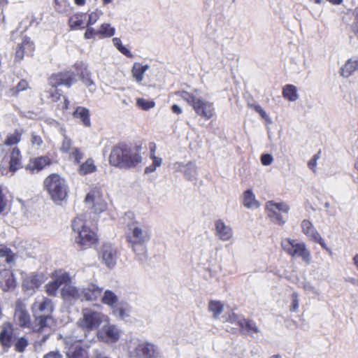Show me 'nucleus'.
<instances>
[{"label": "nucleus", "instance_id": "36", "mask_svg": "<svg viewBox=\"0 0 358 358\" xmlns=\"http://www.w3.org/2000/svg\"><path fill=\"white\" fill-rule=\"evenodd\" d=\"M80 78L90 92H94L96 90V85L91 78L90 73L87 70L81 73Z\"/></svg>", "mask_w": 358, "mask_h": 358}, {"label": "nucleus", "instance_id": "5", "mask_svg": "<svg viewBox=\"0 0 358 358\" xmlns=\"http://www.w3.org/2000/svg\"><path fill=\"white\" fill-rule=\"evenodd\" d=\"M127 352L130 358H159L158 348L152 343L139 339H131L127 344Z\"/></svg>", "mask_w": 358, "mask_h": 358}, {"label": "nucleus", "instance_id": "34", "mask_svg": "<svg viewBox=\"0 0 358 358\" xmlns=\"http://www.w3.org/2000/svg\"><path fill=\"white\" fill-rule=\"evenodd\" d=\"M0 257L4 259L6 263L11 265L14 264L16 255L10 248L0 245Z\"/></svg>", "mask_w": 358, "mask_h": 358}, {"label": "nucleus", "instance_id": "22", "mask_svg": "<svg viewBox=\"0 0 358 358\" xmlns=\"http://www.w3.org/2000/svg\"><path fill=\"white\" fill-rule=\"evenodd\" d=\"M50 164L51 160L49 157H39L31 159L27 166V169L32 172H38Z\"/></svg>", "mask_w": 358, "mask_h": 358}, {"label": "nucleus", "instance_id": "37", "mask_svg": "<svg viewBox=\"0 0 358 358\" xmlns=\"http://www.w3.org/2000/svg\"><path fill=\"white\" fill-rule=\"evenodd\" d=\"M130 312V308L127 304H120L116 305L113 308V313L115 316L124 320L127 317H129V313Z\"/></svg>", "mask_w": 358, "mask_h": 358}, {"label": "nucleus", "instance_id": "53", "mask_svg": "<svg viewBox=\"0 0 358 358\" xmlns=\"http://www.w3.org/2000/svg\"><path fill=\"white\" fill-rule=\"evenodd\" d=\"M29 87L28 83L25 80H22L19 82L15 88L13 89V94H17L18 92L27 89Z\"/></svg>", "mask_w": 358, "mask_h": 358}, {"label": "nucleus", "instance_id": "1", "mask_svg": "<svg viewBox=\"0 0 358 358\" xmlns=\"http://www.w3.org/2000/svg\"><path fill=\"white\" fill-rule=\"evenodd\" d=\"M52 310V303L49 299L43 296L36 297L31 306V311L34 317L31 329L35 331H39L43 328L52 325L53 324V319L51 317Z\"/></svg>", "mask_w": 358, "mask_h": 358}, {"label": "nucleus", "instance_id": "62", "mask_svg": "<svg viewBox=\"0 0 358 358\" xmlns=\"http://www.w3.org/2000/svg\"><path fill=\"white\" fill-rule=\"evenodd\" d=\"M157 167H155L152 164L149 166L146 167L145 170V173H150L154 172L156 170Z\"/></svg>", "mask_w": 358, "mask_h": 358}, {"label": "nucleus", "instance_id": "28", "mask_svg": "<svg viewBox=\"0 0 358 358\" xmlns=\"http://www.w3.org/2000/svg\"><path fill=\"white\" fill-rule=\"evenodd\" d=\"M73 117L79 119L80 122L85 127H90L91 124L89 110L84 107H77L73 112Z\"/></svg>", "mask_w": 358, "mask_h": 358}, {"label": "nucleus", "instance_id": "17", "mask_svg": "<svg viewBox=\"0 0 358 358\" xmlns=\"http://www.w3.org/2000/svg\"><path fill=\"white\" fill-rule=\"evenodd\" d=\"M61 295L66 301H83L82 289L71 284V280L69 282L64 283L61 290Z\"/></svg>", "mask_w": 358, "mask_h": 358}, {"label": "nucleus", "instance_id": "55", "mask_svg": "<svg viewBox=\"0 0 358 358\" xmlns=\"http://www.w3.org/2000/svg\"><path fill=\"white\" fill-rule=\"evenodd\" d=\"M273 161V157L269 154H264L261 157V162L263 165L268 166Z\"/></svg>", "mask_w": 358, "mask_h": 358}, {"label": "nucleus", "instance_id": "14", "mask_svg": "<svg viewBox=\"0 0 358 358\" xmlns=\"http://www.w3.org/2000/svg\"><path fill=\"white\" fill-rule=\"evenodd\" d=\"M85 201L95 214H99L107 208V203L103 199L101 191L97 189H92L87 194Z\"/></svg>", "mask_w": 358, "mask_h": 358}, {"label": "nucleus", "instance_id": "26", "mask_svg": "<svg viewBox=\"0 0 358 358\" xmlns=\"http://www.w3.org/2000/svg\"><path fill=\"white\" fill-rule=\"evenodd\" d=\"M66 356L68 358H88L86 350L82 348L78 343L68 347Z\"/></svg>", "mask_w": 358, "mask_h": 358}, {"label": "nucleus", "instance_id": "38", "mask_svg": "<svg viewBox=\"0 0 358 358\" xmlns=\"http://www.w3.org/2000/svg\"><path fill=\"white\" fill-rule=\"evenodd\" d=\"M208 309L213 313V317L217 319L223 312L224 305L220 301H211L209 303Z\"/></svg>", "mask_w": 358, "mask_h": 358}, {"label": "nucleus", "instance_id": "50", "mask_svg": "<svg viewBox=\"0 0 358 358\" xmlns=\"http://www.w3.org/2000/svg\"><path fill=\"white\" fill-rule=\"evenodd\" d=\"M27 340L24 337H22L16 341L15 344V350L19 352H22L24 350L25 348L27 346Z\"/></svg>", "mask_w": 358, "mask_h": 358}, {"label": "nucleus", "instance_id": "61", "mask_svg": "<svg viewBox=\"0 0 358 358\" xmlns=\"http://www.w3.org/2000/svg\"><path fill=\"white\" fill-rule=\"evenodd\" d=\"M318 238H314L313 239L314 241L320 244V245L323 248H325V249H327V247H326V245L322 239V238L320 236V234H318Z\"/></svg>", "mask_w": 358, "mask_h": 358}, {"label": "nucleus", "instance_id": "15", "mask_svg": "<svg viewBox=\"0 0 358 358\" xmlns=\"http://www.w3.org/2000/svg\"><path fill=\"white\" fill-rule=\"evenodd\" d=\"M215 235L222 241H229L233 237V229L222 220H217L215 222Z\"/></svg>", "mask_w": 358, "mask_h": 358}, {"label": "nucleus", "instance_id": "40", "mask_svg": "<svg viewBox=\"0 0 358 358\" xmlns=\"http://www.w3.org/2000/svg\"><path fill=\"white\" fill-rule=\"evenodd\" d=\"M242 324L243 325L241 327L244 328L250 334L259 332L258 327L253 320L244 318Z\"/></svg>", "mask_w": 358, "mask_h": 358}, {"label": "nucleus", "instance_id": "31", "mask_svg": "<svg viewBox=\"0 0 358 358\" xmlns=\"http://www.w3.org/2000/svg\"><path fill=\"white\" fill-rule=\"evenodd\" d=\"M243 205L248 208H257L259 203L256 200L253 192L248 189L243 194Z\"/></svg>", "mask_w": 358, "mask_h": 358}, {"label": "nucleus", "instance_id": "16", "mask_svg": "<svg viewBox=\"0 0 358 358\" xmlns=\"http://www.w3.org/2000/svg\"><path fill=\"white\" fill-rule=\"evenodd\" d=\"M71 280V278L67 273H62L60 274H57L53 278V280L49 282L45 285V291L50 296H55L59 287L62 285H64V283L69 282Z\"/></svg>", "mask_w": 358, "mask_h": 358}, {"label": "nucleus", "instance_id": "24", "mask_svg": "<svg viewBox=\"0 0 358 358\" xmlns=\"http://www.w3.org/2000/svg\"><path fill=\"white\" fill-rule=\"evenodd\" d=\"M0 287L7 291L15 287V281L13 273L9 270L0 271Z\"/></svg>", "mask_w": 358, "mask_h": 358}, {"label": "nucleus", "instance_id": "56", "mask_svg": "<svg viewBox=\"0 0 358 358\" xmlns=\"http://www.w3.org/2000/svg\"><path fill=\"white\" fill-rule=\"evenodd\" d=\"M99 35L97 31H95L93 28L87 27V29L84 34L86 39L94 38L95 36Z\"/></svg>", "mask_w": 358, "mask_h": 358}, {"label": "nucleus", "instance_id": "30", "mask_svg": "<svg viewBox=\"0 0 358 358\" xmlns=\"http://www.w3.org/2000/svg\"><path fill=\"white\" fill-rule=\"evenodd\" d=\"M282 96L289 101H295L299 99L298 90L293 85H286L282 89Z\"/></svg>", "mask_w": 358, "mask_h": 358}, {"label": "nucleus", "instance_id": "20", "mask_svg": "<svg viewBox=\"0 0 358 358\" xmlns=\"http://www.w3.org/2000/svg\"><path fill=\"white\" fill-rule=\"evenodd\" d=\"M102 290V288L94 283L88 284L86 287L82 289L83 301H96L101 296Z\"/></svg>", "mask_w": 358, "mask_h": 358}, {"label": "nucleus", "instance_id": "44", "mask_svg": "<svg viewBox=\"0 0 358 358\" xmlns=\"http://www.w3.org/2000/svg\"><path fill=\"white\" fill-rule=\"evenodd\" d=\"M75 147H72V141L67 136H64V140L61 146V151L65 153H70Z\"/></svg>", "mask_w": 358, "mask_h": 358}, {"label": "nucleus", "instance_id": "32", "mask_svg": "<svg viewBox=\"0 0 358 358\" xmlns=\"http://www.w3.org/2000/svg\"><path fill=\"white\" fill-rule=\"evenodd\" d=\"M301 229L302 231L310 238L312 240L314 238H319L318 234H320L315 229L313 224L306 220H304L301 222Z\"/></svg>", "mask_w": 358, "mask_h": 358}, {"label": "nucleus", "instance_id": "21", "mask_svg": "<svg viewBox=\"0 0 358 358\" xmlns=\"http://www.w3.org/2000/svg\"><path fill=\"white\" fill-rule=\"evenodd\" d=\"M45 281L43 273H31L23 280V287L27 290H34Z\"/></svg>", "mask_w": 358, "mask_h": 358}, {"label": "nucleus", "instance_id": "10", "mask_svg": "<svg viewBox=\"0 0 358 358\" xmlns=\"http://www.w3.org/2000/svg\"><path fill=\"white\" fill-rule=\"evenodd\" d=\"M22 168V155L17 148H12L1 159L0 171L3 175H13Z\"/></svg>", "mask_w": 358, "mask_h": 358}, {"label": "nucleus", "instance_id": "18", "mask_svg": "<svg viewBox=\"0 0 358 358\" xmlns=\"http://www.w3.org/2000/svg\"><path fill=\"white\" fill-rule=\"evenodd\" d=\"M15 320L21 327H29L30 315L27 310L26 306L22 301H17L16 303L15 312Z\"/></svg>", "mask_w": 358, "mask_h": 358}, {"label": "nucleus", "instance_id": "58", "mask_svg": "<svg viewBox=\"0 0 358 358\" xmlns=\"http://www.w3.org/2000/svg\"><path fill=\"white\" fill-rule=\"evenodd\" d=\"M319 159V156L317 155H315L308 162V166L309 169L314 170L315 167L317 165V161Z\"/></svg>", "mask_w": 358, "mask_h": 358}, {"label": "nucleus", "instance_id": "35", "mask_svg": "<svg viewBox=\"0 0 358 358\" xmlns=\"http://www.w3.org/2000/svg\"><path fill=\"white\" fill-rule=\"evenodd\" d=\"M101 301L109 306L114 308L118 301L117 295L110 290H106L101 299Z\"/></svg>", "mask_w": 358, "mask_h": 358}, {"label": "nucleus", "instance_id": "48", "mask_svg": "<svg viewBox=\"0 0 358 358\" xmlns=\"http://www.w3.org/2000/svg\"><path fill=\"white\" fill-rule=\"evenodd\" d=\"M101 15L102 12L99 10H96L95 11L92 12L89 15V20L87 24V27H90L96 23Z\"/></svg>", "mask_w": 358, "mask_h": 358}, {"label": "nucleus", "instance_id": "42", "mask_svg": "<svg viewBox=\"0 0 358 358\" xmlns=\"http://www.w3.org/2000/svg\"><path fill=\"white\" fill-rule=\"evenodd\" d=\"M136 105L143 110H147L154 108L155 106V103L153 101H149L145 99L138 98L136 99Z\"/></svg>", "mask_w": 358, "mask_h": 358}, {"label": "nucleus", "instance_id": "45", "mask_svg": "<svg viewBox=\"0 0 358 358\" xmlns=\"http://www.w3.org/2000/svg\"><path fill=\"white\" fill-rule=\"evenodd\" d=\"M244 318L241 317V315H238L234 313H231L229 314L228 317L227 318L226 321H228L231 322V324H236L240 327L241 325H243Z\"/></svg>", "mask_w": 358, "mask_h": 358}, {"label": "nucleus", "instance_id": "39", "mask_svg": "<svg viewBox=\"0 0 358 358\" xmlns=\"http://www.w3.org/2000/svg\"><path fill=\"white\" fill-rule=\"evenodd\" d=\"M97 34L100 35V38H109L115 34V28L110 24L104 23L101 25Z\"/></svg>", "mask_w": 358, "mask_h": 358}, {"label": "nucleus", "instance_id": "3", "mask_svg": "<svg viewBox=\"0 0 358 358\" xmlns=\"http://www.w3.org/2000/svg\"><path fill=\"white\" fill-rule=\"evenodd\" d=\"M196 93L197 90L194 93L182 91L177 92V94L190 105L198 115L208 120L211 118L215 113L213 103L198 96Z\"/></svg>", "mask_w": 358, "mask_h": 358}, {"label": "nucleus", "instance_id": "47", "mask_svg": "<svg viewBox=\"0 0 358 358\" xmlns=\"http://www.w3.org/2000/svg\"><path fill=\"white\" fill-rule=\"evenodd\" d=\"M10 340V333L7 330L3 329L0 334V342L2 344V345L4 347H9Z\"/></svg>", "mask_w": 358, "mask_h": 358}, {"label": "nucleus", "instance_id": "4", "mask_svg": "<svg viewBox=\"0 0 358 358\" xmlns=\"http://www.w3.org/2000/svg\"><path fill=\"white\" fill-rule=\"evenodd\" d=\"M150 239L149 231L138 222L128 225L127 240L134 252H145V245Z\"/></svg>", "mask_w": 358, "mask_h": 358}, {"label": "nucleus", "instance_id": "51", "mask_svg": "<svg viewBox=\"0 0 358 358\" xmlns=\"http://www.w3.org/2000/svg\"><path fill=\"white\" fill-rule=\"evenodd\" d=\"M69 24L71 29H83L85 27L82 26L83 24V21L80 20L78 17H71L69 20Z\"/></svg>", "mask_w": 358, "mask_h": 358}, {"label": "nucleus", "instance_id": "12", "mask_svg": "<svg viewBox=\"0 0 358 358\" xmlns=\"http://www.w3.org/2000/svg\"><path fill=\"white\" fill-rule=\"evenodd\" d=\"M75 81V76L73 73L64 72L52 75L49 79V84L52 87L50 92V98L52 101H57L60 98V94L56 89L58 85L70 87Z\"/></svg>", "mask_w": 358, "mask_h": 358}, {"label": "nucleus", "instance_id": "33", "mask_svg": "<svg viewBox=\"0 0 358 358\" xmlns=\"http://www.w3.org/2000/svg\"><path fill=\"white\" fill-rule=\"evenodd\" d=\"M96 171V166L92 159H87L84 163L81 164L78 168V173L82 176L92 173Z\"/></svg>", "mask_w": 358, "mask_h": 358}, {"label": "nucleus", "instance_id": "59", "mask_svg": "<svg viewBox=\"0 0 358 358\" xmlns=\"http://www.w3.org/2000/svg\"><path fill=\"white\" fill-rule=\"evenodd\" d=\"M43 358H62V355L59 352H50L45 355Z\"/></svg>", "mask_w": 358, "mask_h": 358}, {"label": "nucleus", "instance_id": "2", "mask_svg": "<svg viewBox=\"0 0 358 358\" xmlns=\"http://www.w3.org/2000/svg\"><path fill=\"white\" fill-rule=\"evenodd\" d=\"M109 161L113 166L130 168L140 163L141 157L136 149H131L126 145H118L112 150Z\"/></svg>", "mask_w": 358, "mask_h": 358}, {"label": "nucleus", "instance_id": "11", "mask_svg": "<svg viewBox=\"0 0 358 358\" xmlns=\"http://www.w3.org/2000/svg\"><path fill=\"white\" fill-rule=\"evenodd\" d=\"M265 210L271 220L279 225L285 223L289 206L284 202L275 203L269 201L266 203Z\"/></svg>", "mask_w": 358, "mask_h": 358}, {"label": "nucleus", "instance_id": "41", "mask_svg": "<svg viewBox=\"0 0 358 358\" xmlns=\"http://www.w3.org/2000/svg\"><path fill=\"white\" fill-rule=\"evenodd\" d=\"M113 43L121 53L130 58L133 57L130 50L122 44V41L119 38H113Z\"/></svg>", "mask_w": 358, "mask_h": 358}, {"label": "nucleus", "instance_id": "43", "mask_svg": "<svg viewBox=\"0 0 358 358\" xmlns=\"http://www.w3.org/2000/svg\"><path fill=\"white\" fill-rule=\"evenodd\" d=\"M21 140V134L18 132H15L7 136L5 140L4 145H13L18 143Z\"/></svg>", "mask_w": 358, "mask_h": 358}, {"label": "nucleus", "instance_id": "64", "mask_svg": "<svg viewBox=\"0 0 358 358\" xmlns=\"http://www.w3.org/2000/svg\"><path fill=\"white\" fill-rule=\"evenodd\" d=\"M259 114L261 115V117L264 120H265L266 121H269L270 120V118H269L268 115L266 114V113L263 109H262V110Z\"/></svg>", "mask_w": 358, "mask_h": 358}, {"label": "nucleus", "instance_id": "57", "mask_svg": "<svg viewBox=\"0 0 358 358\" xmlns=\"http://www.w3.org/2000/svg\"><path fill=\"white\" fill-rule=\"evenodd\" d=\"M155 150H152V152H154ZM151 158L152 159V164L155 166V167H159L161 166L162 164V158H159V157H157L156 156H155L153 155V153H152L151 155Z\"/></svg>", "mask_w": 358, "mask_h": 358}, {"label": "nucleus", "instance_id": "7", "mask_svg": "<svg viewBox=\"0 0 358 358\" xmlns=\"http://www.w3.org/2000/svg\"><path fill=\"white\" fill-rule=\"evenodd\" d=\"M86 222L83 215L77 216L72 222V229L78 234L76 242L83 248L92 246L96 241V234L86 226Z\"/></svg>", "mask_w": 358, "mask_h": 358}, {"label": "nucleus", "instance_id": "29", "mask_svg": "<svg viewBox=\"0 0 358 358\" xmlns=\"http://www.w3.org/2000/svg\"><path fill=\"white\" fill-rule=\"evenodd\" d=\"M148 69L149 66L148 64L142 65L140 63L134 64L131 69V73L133 78L137 83H140L143 81L144 73Z\"/></svg>", "mask_w": 358, "mask_h": 358}, {"label": "nucleus", "instance_id": "27", "mask_svg": "<svg viewBox=\"0 0 358 358\" xmlns=\"http://www.w3.org/2000/svg\"><path fill=\"white\" fill-rule=\"evenodd\" d=\"M357 70H358V58L352 57L349 59L341 68V75L348 78Z\"/></svg>", "mask_w": 358, "mask_h": 358}, {"label": "nucleus", "instance_id": "60", "mask_svg": "<svg viewBox=\"0 0 358 358\" xmlns=\"http://www.w3.org/2000/svg\"><path fill=\"white\" fill-rule=\"evenodd\" d=\"M171 110L173 113L180 115L182 113V109L180 106L177 104H174L171 107Z\"/></svg>", "mask_w": 358, "mask_h": 358}, {"label": "nucleus", "instance_id": "13", "mask_svg": "<svg viewBox=\"0 0 358 358\" xmlns=\"http://www.w3.org/2000/svg\"><path fill=\"white\" fill-rule=\"evenodd\" d=\"M104 324L96 332L98 339L106 343L117 342L121 335L120 329L116 325L109 324L108 322Z\"/></svg>", "mask_w": 358, "mask_h": 358}, {"label": "nucleus", "instance_id": "63", "mask_svg": "<svg viewBox=\"0 0 358 358\" xmlns=\"http://www.w3.org/2000/svg\"><path fill=\"white\" fill-rule=\"evenodd\" d=\"M346 281L347 282H349L350 283H351L352 285H355V286H357L358 285V280L354 278H348L346 279Z\"/></svg>", "mask_w": 358, "mask_h": 358}, {"label": "nucleus", "instance_id": "19", "mask_svg": "<svg viewBox=\"0 0 358 358\" xmlns=\"http://www.w3.org/2000/svg\"><path fill=\"white\" fill-rule=\"evenodd\" d=\"M103 262L108 267H113L116 263L117 252L115 248L110 244H104L100 252Z\"/></svg>", "mask_w": 358, "mask_h": 358}, {"label": "nucleus", "instance_id": "23", "mask_svg": "<svg viewBox=\"0 0 358 358\" xmlns=\"http://www.w3.org/2000/svg\"><path fill=\"white\" fill-rule=\"evenodd\" d=\"M34 50V45L29 38L22 39V42L18 44L15 51V57L20 60L23 58L24 54L30 55Z\"/></svg>", "mask_w": 358, "mask_h": 358}, {"label": "nucleus", "instance_id": "25", "mask_svg": "<svg viewBox=\"0 0 358 358\" xmlns=\"http://www.w3.org/2000/svg\"><path fill=\"white\" fill-rule=\"evenodd\" d=\"M175 168L184 173L186 178L189 180H194L196 176V167L192 162L186 164L182 163L175 164Z\"/></svg>", "mask_w": 358, "mask_h": 358}, {"label": "nucleus", "instance_id": "9", "mask_svg": "<svg viewBox=\"0 0 358 358\" xmlns=\"http://www.w3.org/2000/svg\"><path fill=\"white\" fill-rule=\"evenodd\" d=\"M281 246L292 257H299L307 264L310 262L311 255L304 243L287 238L282 240Z\"/></svg>", "mask_w": 358, "mask_h": 358}, {"label": "nucleus", "instance_id": "8", "mask_svg": "<svg viewBox=\"0 0 358 358\" xmlns=\"http://www.w3.org/2000/svg\"><path fill=\"white\" fill-rule=\"evenodd\" d=\"M44 185L54 202L58 203L67 197L68 186L60 176L51 174L48 176L44 181Z\"/></svg>", "mask_w": 358, "mask_h": 358}, {"label": "nucleus", "instance_id": "54", "mask_svg": "<svg viewBox=\"0 0 358 358\" xmlns=\"http://www.w3.org/2000/svg\"><path fill=\"white\" fill-rule=\"evenodd\" d=\"M292 304L290 308V310L292 312H296L299 306V294L296 292H294L292 294Z\"/></svg>", "mask_w": 358, "mask_h": 358}, {"label": "nucleus", "instance_id": "49", "mask_svg": "<svg viewBox=\"0 0 358 358\" xmlns=\"http://www.w3.org/2000/svg\"><path fill=\"white\" fill-rule=\"evenodd\" d=\"M302 287L308 293H311L315 295L320 294V291L308 281L303 282Z\"/></svg>", "mask_w": 358, "mask_h": 358}, {"label": "nucleus", "instance_id": "52", "mask_svg": "<svg viewBox=\"0 0 358 358\" xmlns=\"http://www.w3.org/2000/svg\"><path fill=\"white\" fill-rule=\"evenodd\" d=\"M31 143L33 146H36L38 148L41 147L43 141L40 136L37 135L36 133H32L31 136Z\"/></svg>", "mask_w": 358, "mask_h": 358}, {"label": "nucleus", "instance_id": "6", "mask_svg": "<svg viewBox=\"0 0 358 358\" xmlns=\"http://www.w3.org/2000/svg\"><path fill=\"white\" fill-rule=\"evenodd\" d=\"M108 316L102 313L91 308H84L81 317L77 321V325L85 331V337H87V333L98 329L101 324L108 322Z\"/></svg>", "mask_w": 358, "mask_h": 358}, {"label": "nucleus", "instance_id": "46", "mask_svg": "<svg viewBox=\"0 0 358 358\" xmlns=\"http://www.w3.org/2000/svg\"><path fill=\"white\" fill-rule=\"evenodd\" d=\"M69 157L70 158L73 159L76 163L78 164L80 162V160L83 158V153L79 148H75L69 153Z\"/></svg>", "mask_w": 358, "mask_h": 358}]
</instances>
